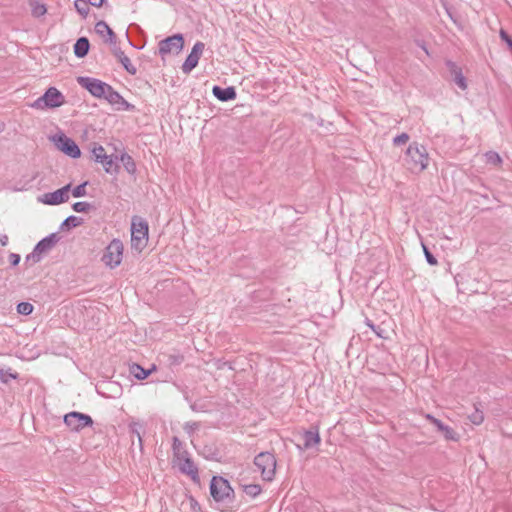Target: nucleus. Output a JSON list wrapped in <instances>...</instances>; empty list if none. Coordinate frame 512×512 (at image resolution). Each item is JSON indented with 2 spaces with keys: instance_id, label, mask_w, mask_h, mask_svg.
<instances>
[{
  "instance_id": "f257e3e1",
  "label": "nucleus",
  "mask_w": 512,
  "mask_h": 512,
  "mask_svg": "<svg viewBox=\"0 0 512 512\" xmlns=\"http://www.w3.org/2000/svg\"><path fill=\"white\" fill-rule=\"evenodd\" d=\"M404 161L411 172L420 173L424 171L429 164V154L426 147L417 142L411 143L405 152Z\"/></svg>"
},
{
  "instance_id": "f03ea898",
  "label": "nucleus",
  "mask_w": 512,
  "mask_h": 512,
  "mask_svg": "<svg viewBox=\"0 0 512 512\" xmlns=\"http://www.w3.org/2000/svg\"><path fill=\"white\" fill-rule=\"evenodd\" d=\"M210 494L217 503L227 507L233 502L234 491L228 480L221 476H214L210 482Z\"/></svg>"
},
{
  "instance_id": "7ed1b4c3",
  "label": "nucleus",
  "mask_w": 512,
  "mask_h": 512,
  "mask_svg": "<svg viewBox=\"0 0 512 512\" xmlns=\"http://www.w3.org/2000/svg\"><path fill=\"white\" fill-rule=\"evenodd\" d=\"M148 224L145 220L134 217L131 224V247L141 252L147 245Z\"/></svg>"
},
{
  "instance_id": "20e7f679",
  "label": "nucleus",
  "mask_w": 512,
  "mask_h": 512,
  "mask_svg": "<svg viewBox=\"0 0 512 512\" xmlns=\"http://www.w3.org/2000/svg\"><path fill=\"white\" fill-rule=\"evenodd\" d=\"M254 464L261 472L263 480H273L277 464L274 454L270 452H261L254 458Z\"/></svg>"
},
{
  "instance_id": "39448f33",
  "label": "nucleus",
  "mask_w": 512,
  "mask_h": 512,
  "mask_svg": "<svg viewBox=\"0 0 512 512\" xmlns=\"http://www.w3.org/2000/svg\"><path fill=\"white\" fill-rule=\"evenodd\" d=\"M123 252L124 245L122 241L119 239H113L105 248L101 260L109 268H116L122 262Z\"/></svg>"
},
{
  "instance_id": "423d86ee",
  "label": "nucleus",
  "mask_w": 512,
  "mask_h": 512,
  "mask_svg": "<svg viewBox=\"0 0 512 512\" xmlns=\"http://www.w3.org/2000/svg\"><path fill=\"white\" fill-rule=\"evenodd\" d=\"M58 240L59 237L56 233L43 238L36 244L33 251L26 256L25 262L31 265L38 263L42 259V255L51 251Z\"/></svg>"
},
{
  "instance_id": "0eeeda50",
  "label": "nucleus",
  "mask_w": 512,
  "mask_h": 512,
  "mask_svg": "<svg viewBox=\"0 0 512 512\" xmlns=\"http://www.w3.org/2000/svg\"><path fill=\"white\" fill-rule=\"evenodd\" d=\"M64 103V96L55 87H50L43 96L39 97L32 103V107L36 109L56 108Z\"/></svg>"
},
{
  "instance_id": "6e6552de",
  "label": "nucleus",
  "mask_w": 512,
  "mask_h": 512,
  "mask_svg": "<svg viewBox=\"0 0 512 512\" xmlns=\"http://www.w3.org/2000/svg\"><path fill=\"white\" fill-rule=\"evenodd\" d=\"M51 140L53 141L54 145L58 150L66 154L67 156L71 158H79L81 155V151L76 144V142L67 137L65 134L60 133L54 135Z\"/></svg>"
},
{
  "instance_id": "1a4fd4ad",
  "label": "nucleus",
  "mask_w": 512,
  "mask_h": 512,
  "mask_svg": "<svg viewBox=\"0 0 512 512\" xmlns=\"http://www.w3.org/2000/svg\"><path fill=\"white\" fill-rule=\"evenodd\" d=\"M184 47V38L182 34H175L159 42V54L164 57L167 54H178Z\"/></svg>"
},
{
  "instance_id": "9d476101",
  "label": "nucleus",
  "mask_w": 512,
  "mask_h": 512,
  "mask_svg": "<svg viewBox=\"0 0 512 512\" xmlns=\"http://www.w3.org/2000/svg\"><path fill=\"white\" fill-rule=\"evenodd\" d=\"M77 82L81 87L87 89L96 98H103L109 86V84L91 77H78Z\"/></svg>"
},
{
  "instance_id": "9b49d317",
  "label": "nucleus",
  "mask_w": 512,
  "mask_h": 512,
  "mask_svg": "<svg viewBox=\"0 0 512 512\" xmlns=\"http://www.w3.org/2000/svg\"><path fill=\"white\" fill-rule=\"evenodd\" d=\"M64 423L71 430L80 431L85 427L91 426L93 420L89 415L73 411L64 416Z\"/></svg>"
},
{
  "instance_id": "f8f14e48",
  "label": "nucleus",
  "mask_w": 512,
  "mask_h": 512,
  "mask_svg": "<svg viewBox=\"0 0 512 512\" xmlns=\"http://www.w3.org/2000/svg\"><path fill=\"white\" fill-rule=\"evenodd\" d=\"M173 463L178 466L181 473L189 476L193 482H199L200 479L198 467L190 458L189 454L185 455L184 457L178 458L177 460L173 461Z\"/></svg>"
},
{
  "instance_id": "ddd939ff",
  "label": "nucleus",
  "mask_w": 512,
  "mask_h": 512,
  "mask_svg": "<svg viewBox=\"0 0 512 512\" xmlns=\"http://www.w3.org/2000/svg\"><path fill=\"white\" fill-rule=\"evenodd\" d=\"M70 188L71 185L68 184L54 192L43 194L39 200L47 205H59L61 203L68 201Z\"/></svg>"
},
{
  "instance_id": "4468645a",
  "label": "nucleus",
  "mask_w": 512,
  "mask_h": 512,
  "mask_svg": "<svg viewBox=\"0 0 512 512\" xmlns=\"http://www.w3.org/2000/svg\"><path fill=\"white\" fill-rule=\"evenodd\" d=\"M205 45L203 42H196L192 48V51L187 56L185 62L182 65V71L185 74L190 73L198 64L199 59L204 51Z\"/></svg>"
},
{
  "instance_id": "2eb2a0df",
  "label": "nucleus",
  "mask_w": 512,
  "mask_h": 512,
  "mask_svg": "<svg viewBox=\"0 0 512 512\" xmlns=\"http://www.w3.org/2000/svg\"><path fill=\"white\" fill-rule=\"evenodd\" d=\"M425 418L435 425L437 430L443 434L446 440L458 441L459 436L453 428L444 425L439 419L435 418L431 414H426Z\"/></svg>"
},
{
  "instance_id": "dca6fc26",
  "label": "nucleus",
  "mask_w": 512,
  "mask_h": 512,
  "mask_svg": "<svg viewBox=\"0 0 512 512\" xmlns=\"http://www.w3.org/2000/svg\"><path fill=\"white\" fill-rule=\"evenodd\" d=\"M446 65L449 68V71L453 77V81L455 82V84L460 89L465 90L467 88V83L464 75L462 74L461 69L451 61H447Z\"/></svg>"
},
{
  "instance_id": "f3484780",
  "label": "nucleus",
  "mask_w": 512,
  "mask_h": 512,
  "mask_svg": "<svg viewBox=\"0 0 512 512\" xmlns=\"http://www.w3.org/2000/svg\"><path fill=\"white\" fill-rule=\"evenodd\" d=\"M95 31L97 34H99L103 38H105V42H108L110 44H115L116 35L105 21L97 22L95 25Z\"/></svg>"
},
{
  "instance_id": "a211bd4d",
  "label": "nucleus",
  "mask_w": 512,
  "mask_h": 512,
  "mask_svg": "<svg viewBox=\"0 0 512 512\" xmlns=\"http://www.w3.org/2000/svg\"><path fill=\"white\" fill-rule=\"evenodd\" d=\"M212 93L218 100L222 102L234 100L236 98V91L234 87L222 88L220 86H214Z\"/></svg>"
},
{
  "instance_id": "6ab92c4d",
  "label": "nucleus",
  "mask_w": 512,
  "mask_h": 512,
  "mask_svg": "<svg viewBox=\"0 0 512 512\" xmlns=\"http://www.w3.org/2000/svg\"><path fill=\"white\" fill-rule=\"evenodd\" d=\"M303 439H304V444H303L304 449H309V448L319 445L321 438L319 435L318 428L315 427L311 430L305 431L303 433Z\"/></svg>"
},
{
  "instance_id": "aec40b11",
  "label": "nucleus",
  "mask_w": 512,
  "mask_h": 512,
  "mask_svg": "<svg viewBox=\"0 0 512 512\" xmlns=\"http://www.w3.org/2000/svg\"><path fill=\"white\" fill-rule=\"evenodd\" d=\"M89 41L86 37L79 38L74 45V53L78 58H83L88 54Z\"/></svg>"
},
{
  "instance_id": "412c9836",
  "label": "nucleus",
  "mask_w": 512,
  "mask_h": 512,
  "mask_svg": "<svg viewBox=\"0 0 512 512\" xmlns=\"http://www.w3.org/2000/svg\"><path fill=\"white\" fill-rule=\"evenodd\" d=\"M114 54H115L116 58L121 62V64L123 65V67L126 69V71L128 73H130L132 75L136 74L137 69L131 63L129 57H127L122 50L116 49L114 51Z\"/></svg>"
},
{
  "instance_id": "4be33fe9",
  "label": "nucleus",
  "mask_w": 512,
  "mask_h": 512,
  "mask_svg": "<svg viewBox=\"0 0 512 512\" xmlns=\"http://www.w3.org/2000/svg\"><path fill=\"white\" fill-rule=\"evenodd\" d=\"M103 98L106 99L112 105L126 104V101L124 100V98L117 91H115L110 85L108 86V90H106Z\"/></svg>"
},
{
  "instance_id": "5701e85b",
  "label": "nucleus",
  "mask_w": 512,
  "mask_h": 512,
  "mask_svg": "<svg viewBox=\"0 0 512 512\" xmlns=\"http://www.w3.org/2000/svg\"><path fill=\"white\" fill-rule=\"evenodd\" d=\"M172 451H173V461L177 460L180 457H184L188 454V452L184 448V444L178 437H173L172 443Z\"/></svg>"
},
{
  "instance_id": "b1692460",
  "label": "nucleus",
  "mask_w": 512,
  "mask_h": 512,
  "mask_svg": "<svg viewBox=\"0 0 512 512\" xmlns=\"http://www.w3.org/2000/svg\"><path fill=\"white\" fill-rule=\"evenodd\" d=\"M120 161L128 173L133 174L135 172L136 165L130 155H128L127 153H123L120 156Z\"/></svg>"
},
{
  "instance_id": "393cba45",
  "label": "nucleus",
  "mask_w": 512,
  "mask_h": 512,
  "mask_svg": "<svg viewBox=\"0 0 512 512\" xmlns=\"http://www.w3.org/2000/svg\"><path fill=\"white\" fill-rule=\"evenodd\" d=\"M32 15L35 17L43 16L46 13V7L44 4L38 2V0H29Z\"/></svg>"
},
{
  "instance_id": "a878e982",
  "label": "nucleus",
  "mask_w": 512,
  "mask_h": 512,
  "mask_svg": "<svg viewBox=\"0 0 512 512\" xmlns=\"http://www.w3.org/2000/svg\"><path fill=\"white\" fill-rule=\"evenodd\" d=\"M130 372L134 375L138 380H144L150 374V370H145L138 364H133L130 368Z\"/></svg>"
},
{
  "instance_id": "bb28decb",
  "label": "nucleus",
  "mask_w": 512,
  "mask_h": 512,
  "mask_svg": "<svg viewBox=\"0 0 512 512\" xmlns=\"http://www.w3.org/2000/svg\"><path fill=\"white\" fill-rule=\"evenodd\" d=\"M107 173H113L114 171H117V165H115V161L113 159L112 155H106V159H102L100 161Z\"/></svg>"
},
{
  "instance_id": "cd10ccee",
  "label": "nucleus",
  "mask_w": 512,
  "mask_h": 512,
  "mask_svg": "<svg viewBox=\"0 0 512 512\" xmlns=\"http://www.w3.org/2000/svg\"><path fill=\"white\" fill-rule=\"evenodd\" d=\"M74 6L77 12L83 17H86L88 15L90 9L89 3L86 0H76Z\"/></svg>"
},
{
  "instance_id": "c85d7f7f",
  "label": "nucleus",
  "mask_w": 512,
  "mask_h": 512,
  "mask_svg": "<svg viewBox=\"0 0 512 512\" xmlns=\"http://www.w3.org/2000/svg\"><path fill=\"white\" fill-rule=\"evenodd\" d=\"M243 490L244 492L248 495V496H251V497H256L258 496L262 489H261V486L258 485V484H248V485H244L243 486Z\"/></svg>"
},
{
  "instance_id": "c756f323",
  "label": "nucleus",
  "mask_w": 512,
  "mask_h": 512,
  "mask_svg": "<svg viewBox=\"0 0 512 512\" xmlns=\"http://www.w3.org/2000/svg\"><path fill=\"white\" fill-rule=\"evenodd\" d=\"M33 305L29 302H20L17 305V312L21 315H30L33 312Z\"/></svg>"
},
{
  "instance_id": "7c9ffc66",
  "label": "nucleus",
  "mask_w": 512,
  "mask_h": 512,
  "mask_svg": "<svg viewBox=\"0 0 512 512\" xmlns=\"http://www.w3.org/2000/svg\"><path fill=\"white\" fill-rule=\"evenodd\" d=\"M468 418L474 425H480L484 421V414L481 410L475 407V411L470 414Z\"/></svg>"
},
{
  "instance_id": "2f4dec72",
  "label": "nucleus",
  "mask_w": 512,
  "mask_h": 512,
  "mask_svg": "<svg viewBox=\"0 0 512 512\" xmlns=\"http://www.w3.org/2000/svg\"><path fill=\"white\" fill-rule=\"evenodd\" d=\"M140 429H141V425L139 423L133 422L130 425L131 434H132V436H136L137 437V440H138V443H139V447H140V449H142L143 448V442H142V436H141Z\"/></svg>"
},
{
  "instance_id": "473e14b6",
  "label": "nucleus",
  "mask_w": 512,
  "mask_h": 512,
  "mask_svg": "<svg viewBox=\"0 0 512 512\" xmlns=\"http://www.w3.org/2000/svg\"><path fill=\"white\" fill-rule=\"evenodd\" d=\"M106 155L107 154L105 152V149L101 145L95 146L92 149V157L96 162H100L102 161V159H106Z\"/></svg>"
},
{
  "instance_id": "72a5a7b5",
  "label": "nucleus",
  "mask_w": 512,
  "mask_h": 512,
  "mask_svg": "<svg viewBox=\"0 0 512 512\" xmlns=\"http://www.w3.org/2000/svg\"><path fill=\"white\" fill-rule=\"evenodd\" d=\"M486 162L492 165H500L502 163V159L497 152L489 151L485 154Z\"/></svg>"
},
{
  "instance_id": "f704fd0d",
  "label": "nucleus",
  "mask_w": 512,
  "mask_h": 512,
  "mask_svg": "<svg viewBox=\"0 0 512 512\" xmlns=\"http://www.w3.org/2000/svg\"><path fill=\"white\" fill-rule=\"evenodd\" d=\"M72 208L75 212H87L90 210L91 204L88 202H76L73 204Z\"/></svg>"
},
{
  "instance_id": "c9c22d12",
  "label": "nucleus",
  "mask_w": 512,
  "mask_h": 512,
  "mask_svg": "<svg viewBox=\"0 0 512 512\" xmlns=\"http://www.w3.org/2000/svg\"><path fill=\"white\" fill-rule=\"evenodd\" d=\"M410 139V136L407 133H402L400 135H397L393 139V144L395 146H400L406 144Z\"/></svg>"
},
{
  "instance_id": "e433bc0d",
  "label": "nucleus",
  "mask_w": 512,
  "mask_h": 512,
  "mask_svg": "<svg viewBox=\"0 0 512 512\" xmlns=\"http://www.w3.org/2000/svg\"><path fill=\"white\" fill-rule=\"evenodd\" d=\"M86 185H87V182H84L78 186H76L73 190H72V195L74 197H83L86 195Z\"/></svg>"
},
{
  "instance_id": "4c0bfd02",
  "label": "nucleus",
  "mask_w": 512,
  "mask_h": 512,
  "mask_svg": "<svg viewBox=\"0 0 512 512\" xmlns=\"http://www.w3.org/2000/svg\"><path fill=\"white\" fill-rule=\"evenodd\" d=\"M199 428V423L197 422H187L185 423L184 425V430L188 433V434H192L195 430H197Z\"/></svg>"
},
{
  "instance_id": "58836bf2",
  "label": "nucleus",
  "mask_w": 512,
  "mask_h": 512,
  "mask_svg": "<svg viewBox=\"0 0 512 512\" xmlns=\"http://www.w3.org/2000/svg\"><path fill=\"white\" fill-rule=\"evenodd\" d=\"M80 224V221L77 217L75 216H69L68 218H66L63 222V225H66V226H78Z\"/></svg>"
},
{
  "instance_id": "ea45409f",
  "label": "nucleus",
  "mask_w": 512,
  "mask_h": 512,
  "mask_svg": "<svg viewBox=\"0 0 512 512\" xmlns=\"http://www.w3.org/2000/svg\"><path fill=\"white\" fill-rule=\"evenodd\" d=\"M424 253H425L426 260L430 265L437 264V259L433 256V254L425 246H424Z\"/></svg>"
},
{
  "instance_id": "a19ab883",
  "label": "nucleus",
  "mask_w": 512,
  "mask_h": 512,
  "mask_svg": "<svg viewBox=\"0 0 512 512\" xmlns=\"http://www.w3.org/2000/svg\"><path fill=\"white\" fill-rule=\"evenodd\" d=\"M11 378H16V376L11 373L4 372V370H0V380L1 381L7 383L9 381V379H11Z\"/></svg>"
},
{
  "instance_id": "79ce46f5",
  "label": "nucleus",
  "mask_w": 512,
  "mask_h": 512,
  "mask_svg": "<svg viewBox=\"0 0 512 512\" xmlns=\"http://www.w3.org/2000/svg\"><path fill=\"white\" fill-rule=\"evenodd\" d=\"M9 261L12 266H16L20 262V255L16 253H11L9 255Z\"/></svg>"
},
{
  "instance_id": "37998d69",
  "label": "nucleus",
  "mask_w": 512,
  "mask_h": 512,
  "mask_svg": "<svg viewBox=\"0 0 512 512\" xmlns=\"http://www.w3.org/2000/svg\"><path fill=\"white\" fill-rule=\"evenodd\" d=\"M90 5L100 7L102 6L104 0H86Z\"/></svg>"
},
{
  "instance_id": "c03bdc74",
  "label": "nucleus",
  "mask_w": 512,
  "mask_h": 512,
  "mask_svg": "<svg viewBox=\"0 0 512 512\" xmlns=\"http://www.w3.org/2000/svg\"><path fill=\"white\" fill-rule=\"evenodd\" d=\"M8 236L7 235H2L0 236V244L1 246H6L8 244Z\"/></svg>"
},
{
  "instance_id": "a18cd8bd",
  "label": "nucleus",
  "mask_w": 512,
  "mask_h": 512,
  "mask_svg": "<svg viewBox=\"0 0 512 512\" xmlns=\"http://www.w3.org/2000/svg\"><path fill=\"white\" fill-rule=\"evenodd\" d=\"M367 325H368L370 328H372V329L377 333V335H379V336H380V333L376 331L375 326L371 323V321H370V320H368V321H367Z\"/></svg>"
}]
</instances>
